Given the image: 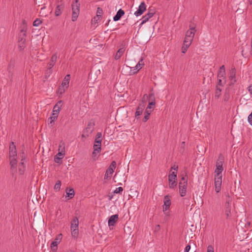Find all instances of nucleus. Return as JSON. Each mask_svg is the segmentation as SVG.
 Wrapping results in <instances>:
<instances>
[{"label": "nucleus", "instance_id": "f257e3e1", "mask_svg": "<svg viewBox=\"0 0 252 252\" xmlns=\"http://www.w3.org/2000/svg\"><path fill=\"white\" fill-rule=\"evenodd\" d=\"M224 162V157L222 154H220L219 158L216 162V169L215 170V190L218 193L221 189L222 183V175L221 173L223 170L222 167Z\"/></svg>", "mask_w": 252, "mask_h": 252}, {"label": "nucleus", "instance_id": "f03ea898", "mask_svg": "<svg viewBox=\"0 0 252 252\" xmlns=\"http://www.w3.org/2000/svg\"><path fill=\"white\" fill-rule=\"evenodd\" d=\"M231 201L232 198L229 193H227L226 194V202L224 206V214L227 220L230 219L231 217Z\"/></svg>", "mask_w": 252, "mask_h": 252}, {"label": "nucleus", "instance_id": "7ed1b4c3", "mask_svg": "<svg viewBox=\"0 0 252 252\" xmlns=\"http://www.w3.org/2000/svg\"><path fill=\"white\" fill-rule=\"evenodd\" d=\"M79 220L77 217H74L70 222V230L72 236L76 238L78 235Z\"/></svg>", "mask_w": 252, "mask_h": 252}, {"label": "nucleus", "instance_id": "20e7f679", "mask_svg": "<svg viewBox=\"0 0 252 252\" xmlns=\"http://www.w3.org/2000/svg\"><path fill=\"white\" fill-rule=\"evenodd\" d=\"M72 21H76L80 12V3L79 0H75V2L72 4Z\"/></svg>", "mask_w": 252, "mask_h": 252}, {"label": "nucleus", "instance_id": "39448f33", "mask_svg": "<svg viewBox=\"0 0 252 252\" xmlns=\"http://www.w3.org/2000/svg\"><path fill=\"white\" fill-rule=\"evenodd\" d=\"M182 181L179 182V192L181 196H184L186 195L187 191V186L188 185L187 179L185 176H182Z\"/></svg>", "mask_w": 252, "mask_h": 252}, {"label": "nucleus", "instance_id": "423d86ee", "mask_svg": "<svg viewBox=\"0 0 252 252\" xmlns=\"http://www.w3.org/2000/svg\"><path fill=\"white\" fill-rule=\"evenodd\" d=\"M177 173L174 171L168 175L169 187L171 189L174 188L177 186Z\"/></svg>", "mask_w": 252, "mask_h": 252}, {"label": "nucleus", "instance_id": "0eeeda50", "mask_svg": "<svg viewBox=\"0 0 252 252\" xmlns=\"http://www.w3.org/2000/svg\"><path fill=\"white\" fill-rule=\"evenodd\" d=\"M64 7V4L63 0L58 1L55 11V15L56 16H60L62 13Z\"/></svg>", "mask_w": 252, "mask_h": 252}, {"label": "nucleus", "instance_id": "6e6552de", "mask_svg": "<svg viewBox=\"0 0 252 252\" xmlns=\"http://www.w3.org/2000/svg\"><path fill=\"white\" fill-rule=\"evenodd\" d=\"M22 155L21 156V161L19 165V174L22 175L24 174L25 169V163L26 162V157L25 156L24 153L23 152L22 153Z\"/></svg>", "mask_w": 252, "mask_h": 252}, {"label": "nucleus", "instance_id": "1a4fd4ad", "mask_svg": "<svg viewBox=\"0 0 252 252\" xmlns=\"http://www.w3.org/2000/svg\"><path fill=\"white\" fill-rule=\"evenodd\" d=\"M163 203V211L165 212L169 209L171 205L170 196L169 195H166L164 196Z\"/></svg>", "mask_w": 252, "mask_h": 252}, {"label": "nucleus", "instance_id": "9d476101", "mask_svg": "<svg viewBox=\"0 0 252 252\" xmlns=\"http://www.w3.org/2000/svg\"><path fill=\"white\" fill-rule=\"evenodd\" d=\"M94 122H90L86 128V129L84 131V134H85L86 136H88L90 134H91L94 129Z\"/></svg>", "mask_w": 252, "mask_h": 252}, {"label": "nucleus", "instance_id": "9b49d317", "mask_svg": "<svg viewBox=\"0 0 252 252\" xmlns=\"http://www.w3.org/2000/svg\"><path fill=\"white\" fill-rule=\"evenodd\" d=\"M9 157H17L16 147L13 142L9 145Z\"/></svg>", "mask_w": 252, "mask_h": 252}, {"label": "nucleus", "instance_id": "f8f14e48", "mask_svg": "<svg viewBox=\"0 0 252 252\" xmlns=\"http://www.w3.org/2000/svg\"><path fill=\"white\" fill-rule=\"evenodd\" d=\"M146 10V5L144 2H142L139 5L138 10L134 12L136 16L141 15Z\"/></svg>", "mask_w": 252, "mask_h": 252}, {"label": "nucleus", "instance_id": "ddd939ff", "mask_svg": "<svg viewBox=\"0 0 252 252\" xmlns=\"http://www.w3.org/2000/svg\"><path fill=\"white\" fill-rule=\"evenodd\" d=\"M229 78L230 80V85H233L236 82V70L235 68H232L230 70L229 74Z\"/></svg>", "mask_w": 252, "mask_h": 252}, {"label": "nucleus", "instance_id": "4468645a", "mask_svg": "<svg viewBox=\"0 0 252 252\" xmlns=\"http://www.w3.org/2000/svg\"><path fill=\"white\" fill-rule=\"evenodd\" d=\"M10 160V168L12 172H15L17 171V160L16 157H9Z\"/></svg>", "mask_w": 252, "mask_h": 252}, {"label": "nucleus", "instance_id": "2eb2a0df", "mask_svg": "<svg viewBox=\"0 0 252 252\" xmlns=\"http://www.w3.org/2000/svg\"><path fill=\"white\" fill-rule=\"evenodd\" d=\"M145 106L144 103H140L139 104L135 113V117L136 119H138L139 116L141 115L144 109H145Z\"/></svg>", "mask_w": 252, "mask_h": 252}, {"label": "nucleus", "instance_id": "dca6fc26", "mask_svg": "<svg viewBox=\"0 0 252 252\" xmlns=\"http://www.w3.org/2000/svg\"><path fill=\"white\" fill-rule=\"evenodd\" d=\"M63 102L60 100L54 106L53 109L52 113L55 114V115H59V112L61 111V107L62 106Z\"/></svg>", "mask_w": 252, "mask_h": 252}, {"label": "nucleus", "instance_id": "f3484780", "mask_svg": "<svg viewBox=\"0 0 252 252\" xmlns=\"http://www.w3.org/2000/svg\"><path fill=\"white\" fill-rule=\"evenodd\" d=\"M118 215L115 214L111 216L108 220V225L109 226H114L118 220Z\"/></svg>", "mask_w": 252, "mask_h": 252}, {"label": "nucleus", "instance_id": "a211bd4d", "mask_svg": "<svg viewBox=\"0 0 252 252\" xmlns=\"http://www.w3.org/2000/svg\"><path fill=\"white\" fill-rule=\"evenodd\" d=\"M116 167V162L115 161H113L108 169L106 170L105 176L108 175L109 174L110 175H112L113 173L114 172V170L115 169Z\"/></svg>", "mask_w": 252, "mask_h": 252}, {"label": "nucleus", "instance_id": "6ab92c4d", "mask_svg": "<svg viewBox=\"0 0 252 252\" xmlns=\"http://www.w3.org/2000/svg\"><path fill=\"white\" fill-rule=\"evenodd\" d=\"M155 12H150V10L148 11V12L147 14H146L145 15L143 16L142 20V21L141 23V25L144 24L146 22H147L150 18L152 17L153 15H154Z\"/></svg>", "mask_w": 252, "mask_h": 252}, {"label": "nucleus", "instance_id": "aec40b11", "mask_svg": "<svg viewBox=\"0 0 252 252\" xmlns=\"http://www.w3.org/2000/svg\"><path fill=\"white\" fill-rule=\"evenodd\" d=\"M57 59V55L56 54H54L51 58L50 62L48 63V69L51 71V69L55 64Z\"/></svg>", "mask_w": 252, "mask_h": 252}, {"label": "nucleus", "instance_id": "412c9836", "mask_svg": "<svg viewBox=\"0 0 252 252\" xmlns=\"http://www.w3.org/2000/svg\"><path fill=\"white\" fill-rule=\"evenodd\" d=\"M225 69L224 65H222L220 68L218 74V78H222L223 79H225Z\"/></svg>", "mask_w": 252, "mask_h": 252}, {"label": "nucleus", "instance_id": "4be33fe9", "mask_svg": "<svg viewBox=\"0 0 252 252\" xmlns=\"http://www.w3.org/2000/svg\"><path fill=\"white\" fill-rule=\"evenodd\" d=\"M196 32L194 27L189 26V29L186 32V36L189 37L190 38H193L194 36L195 32Z\"/></svg>", "mask_w": 252, "mask_h": 252}, {"label": "nucleus", "instance_id": "5701e85b", "mask_svg": "<svg viewBox=\"0 0 252 252\" xmlns=\"http://www.w3.org/2000/svg\"><path fill=\"white\" fill-rule=\"evenodd\" d=\"M125 14V12L122 9H119L117 12L116 15L113 17L114 21H117L120 20L121 17Z\"/></svg>", "mask_w": 252, "mask_h": 252}, {"label": "nucleus", "instance_id": "b1692460", "mask_svg": "<svg viewBox=\"0 0 252 252\" xmlns=\"http://www.w3.org/2000/svg\"><path fill=\"white\" fill-rule=\"evenodd\" d=\"M64 155V151H62L61 152H59L58 153V154L55 157V161L57 163H59L60 160L63 158Z\"/></svg>", "mask_w": 252, "mask_h": 252}, {"label": "nucleus", "instance_id": "393cba45", "mask_svg": "<svg viewBox=\"0 0 252 252\" xmlns=\"http://www.w3.org/2000/svg\"><path fill=\"white\" fill-rule=\"evenodd\" d=\"M125 51V49L124 47L121 48L118 50V51L117 52L115 56V59L117 60L119 59L121 56L123 55Z\"/></svg>", "mask_w": 252, "mask_h": 252}, {"label": "nucleus", "instance_id": "a878e982", "mask_svg": "<svg viewBox=\"0 0 252 252\" xmlns=\"http://www.w3.org/2000/svg\"><path fill=\"white\" fill-rule=\"evenodd\" d=\"M70 78V76L69 74H67L65 76L62 84L63 87H65L66 88H67L69 83Z\"/></svg>", "mask_w": 252, "mask_h": 252}, {"label": "nucleus", "instance_id": "bb28decb", "mask_svg": "<svg viewBox=\"0 0 252 252\" xmlns=\"http://www.w3.org/2000/svg\"><path fill=\"white\" fill-rule=\"evenodd\" d=\"M149 100H151V101L149 102L148 105L154 107L156 104V102L155 95L154 94L151 93L149 94Z\"/></svg>", "mask_w": 252, "mask_h": 252}, {"label": "nucleus", "instance_id": "cd10ccee", "mask_svg": "<svg viewBox=\"0 0 252 252\" xmlns=\"http://www.w3.org/2000/svg\"><path fill=\"white\" fill-rule=\"evenodd\" d=\"M221 89L218 86V85L216 86V90L215 93V98L216 99H218L221 95Z\"/></svg>", "mask_w": 252, "mask_h": 252}, {"label": "nucleus", "instance_id": "c85d7f7f", "mask_svg": "<svg viewBox=\"0 0 252 252\" xmlns=\"http://www.w3.org/2000/svg\"><path fill=\"white\" fill-rule=\"evenodd\" d=\"M58 117V115H55V114L52 113V115L48 119L49 124L53 125L54 123V122L57 119Z\"/></svg>", "mask_w": 252, "mask_h": 252}, {"label": "nucleus", "instance_id": "c756f323", "mask_svg": "<svg viewBox=\"0 0 252 252\" xmlns=\"http://www.w3.org/2000/svg\"><path fill=\"white\" fill-rule=\"evenodd\" d=\"M144 66V64L137 63L136 65L133 67L132 71L133 73H136L140 69H141Z\"/></svg>", "mask_w": 252, "mask_h": 252}, {"label": "nucleus", "instance_id": "7c9ffc66", "mask_svg": "<svg viewBox=\"0 0 252 252\" xmlns=\"http://www.w3.org/2000/svg\"><path fill=\"white\" fill-rule=\"evenodd\" d=\"M95 143H101L102 134L101 132H97L94 141Z\"/></svg>", "mask_w": 252, "mask_h": 252}, {"label": "nucleus", "instance_id": "2f4dec72", "mask_svg": "<svg viewBox=\"0 0 252 252\" xmlns=\"http://www.w3.org/2000/svg\"><path fill=\"white\" fill-rule=\"evenodd\" d=\"M74 196V191L73 189H70L68 191L66 190V196L70 199L72 198Z\"/></svg>", "mask_w": 252, "mask_h": 252}, {"label": "nucleus", "instance_id": "473e14b6", "mask_svg": "<svg viewBox=\"0 0 252 252\" xmlns=\"http://www.w3.org/2000/svg\"><path fill=\"white\" fill-rule=\"evenodd\" d=\"M101 143H98V144H94V150L97 151V153H99L101 151Z\"/></svg>", "mask_w": 252, "mask_h": 252}, {"label": "nucleus", "instance_id": "72a5a7b5", "mask_svg": "<svg viewBox=\"0 0 252 252\" xmlns=\"http://www.w3.org/2000/svg\"><path fill=\"white\" fill-rule=\"evenodd\" d=\"M58 245V244H57L56 242H55L54 241L52 242V243L51 244L50 247H51V250L53 252H56L57 249H58V247H57Z\"/></svg>", "mask_w": 252, "mask_h": 252}, {"label": "nucleus", "instance_id": "f704fd0d", "mask_svg": "<svg viewBox=\"0 0 252 252\" xmlns=\"http://www.w3.org/2000/svg\"><path fill=\"white\" fill-rule=\"evenodd\" d=\"M25 39H21V41H19V48L20 50H22L24 49L25 46Z\"/></svg>", "mask_w": 252, "mask_h": 252}, {"label": "nucleus", "instance_id": "c9c22d12", "mask_svg": "<svg viewBox=\"0 0 252 252\" xmlns=\"http://www.w3.org/2000/svg\"><path fill=\"white\" fill-rule=\"evenodd\" d=\"M230 98V94L228 92H225L223 95V99L225 102H227Z\"/></svg>", "mask_w": 252, "mask_h": 252}, {"label": "nucleus", "instance_id": "e433bc0d", "mask_svg": "<svg viewBox=\"0 0 252 252\" xmlns=\"http://www.w3.org/2000/svg\"><path fill=\"white\" fill-rule=\"evenodd\" d=\"M225 83V81L224 79L222 78H218V83L217 85H218L220 87V86H223Z\"/></svg>", "mask_w": 252, "mask_h": 252}, {"label": "nucleus", "instance_id": "4c0bfd02", "mask_svg": "<svg viewBox=\"0 0 252 252\" xmlns=\"http://www.w3.org/2000/svg\"><path fill=\"white\" fill-rule=\"evenodd\" d=\"M62 239V234H60L57 236L55 240L54 241L59 244L60 243V242L61 241Z\"/></svg>", "mask_w": 252, "mask_h": 252}, {"label": "nucleus", "instance_id": "58836bf2", "mask_svg": "<svg viewBox=\"0 0 252 252\" xmlns=\"http://www.w3.org/2000/svg\"><path fill=\"white\" fill-rule=\"evenodd\" d=\"M150 114L151 113L149 112L148 110L147 111H145V116L143 119V122H145L149 119Z\"/></svg>", "mask_w": 252, "mask_h": 252}, {"label": "nucleus", "instance_id": "ea45409f", "mask_svg": "<svg viewBox=\"0 0 252 252\" xmlns=\"http://www.w3.org/2000/svg\"><path fill=\"white\" fill-rule=\"evenodd\" d=\"M148 98H149V95H148L147 94H144L143 96V97L142 98V100H141V103H144L145 104V106L146 104V100Z\"/></svg>", "mask_w": 252, "mask_h": 252}, {"label": "nucleus", "instance_id": "a19ab883", "mask_svg": "<svg viewBox=\"0 0 252 252\" xmlns=\"http://www.w3.org/2000/svg\"><path fill=\"white\" fill-rule=\"evenodd\" d=\"M42 23V21L39 19L37 18L35 19L33 23V26L34 27H37L39 26V25Z\"/></svg>", "mask_w": 252, "mask_h": 252}, {"label": "nucleus", "instance_id": "79ce46f5", "mask_svg": "<svg viewBox=\"0 0 252 252\" xmlns=\"http://www.w3.org/2000/svg\"><path fill=\"white\" fill-rule=\"evenodd\" d=\"M103 14V10L102 8L98 7L96 11V16L101 17L102 14Z\"/></svg>", "mask_w": 252, "mask_h": 252}, {"label": "nucleus", "instance_id": "37998d69", "mask_svg": "<svg viewBox=\"0 0 252 252\" xmlns=\"http://www.w3.org/2000/svg\"><path fill=\"white\" fill-rule=\"evenodd\" d=\"M61 186V182L58 180L54 186V189L58 190H60Z\"/></svg>", "mask_w": 252, "mask_h": 252}, {"label": "nucleus", "instance_id": "c03bdc74", "mask_svg": "<svg viewBox=\"0 0 252 252\" xmlns=\"http://www.w3.org/2000/svg\"><path fill=\"white\" fill-rule=\"evenodd\" d=\"M123 190V189L122 187H119L113 191L114 193H119L122 192Z\"/></svg>", "mask_w": 252, "mask_h": 252}, {"label": "nucleus", "instance_id": "a18cd8bd", "mask_svg": "<svg viewBox=\"0 0 252 252\" xmlns=\"http://www.w3.org/2000/svg\"><path fill=\"white\" fill-rule=\"evenodd\" d=\"M100 17L96 16L93 18V19H92V23H98V21L100 20Z\"/></svg>", "mask_w": 252, "mask_h": 252}, {"label": "nucleus", "instance_id": "49530a36", "mask_svg": "<svg viewBox=\"0 0 252 252\" xmlns=\"http://www.w3.org/2000/svg\"><path fill=\"white\" fill-rule=\"evenodd\" d=\"M191 42L190 41H184L183 45L185 46L186 48H189Z\"/></svg>", "mask_w": 252, "mask_h": 252}, {"label": "nucleus", "instance_id": "de8ad7c7", "mask_svg": "<svg viewBox=\"0 0 252 252\" xmlns=\"http://www.w3.org/2000/svg\"><path fill=\"white\" fill-rule=\"evenodd\" d=\"M207 252H214V248L212 246L209 245L207 247Z\"/></svg>", "mask_w": 252, "mask_h": 252}, {"label": "nucleus", "instance_id": "09e8293b", "mask_svg": "<svg viewBox=\"0 0 252 252\" xmlns=\"http://www.w3.org/2000/svg\"><path fill=\"white\" fill-rule=\"evenodd\" d=\"M248 121L250 124L252 126V112L248 117Z\"/></svg>", "mask_w": 252, "mask_h": 252}, {"label": "nucleus", "instance_id": "8fccbe9b", "mask_svg": "<svg viewBox=\"0 0 252 252\" xmlns=\"http://www.w3.org/2000/svg\"><path fill=\"white\" fill-rule=\"evenodd\" d=\"M154 107H152L150 105H148L145 111H147V110H148L149 112L151 113V112L154 110Z\"/></svg>", "mask_w": 252, "mask_h": 252}, {"label": "nucleus", "instance_id": "3c124183", "mask_svg": "<svg viewBox=\"0 0 252 252\" xmlns=\"http://www.w3.org/2000/svg\"><path fill=\"white\" fill-rule=\"evenodd\" d=\"M185 146H186L185 142H182L181 144V146H180L181 150H182V152L184 151L185 149Z\"/></svg>", "mask_w": 252, "mask_h": 252}, {"label": "nucleus", "instance_id": "603ef678", "mask_svg": "<svg viewBox=\"0 0 252 252\" xmlns=\"http://www.w3.org/2000/svg\"><path fill=\"white\" fill-rule=\"evenodd\" d=\"M188 49V48H186L185 46L183 45L182 48V52L184 54L185 53L187 52Z\"/></svg>", "mask_w": 252, "mask_h": 252}, {"label": "nucleus", "instance_id": "864d4df0", "mask_svg": "<svg viewBox=\"0 0 252 252\" xmlns=\"http://www.w3.org/2000/svg\"><path fill=\"white\" fill-rule=\"evenodd\" d=\"M178 166L177 165H176L175 164H174L173 166H172L171 167V170L173 169V170L176 171L175 172H176V173L178 171Z\"/></svg>", "mask_w": 252, "mask_h": 252}, {"label": "nucleus", "instance_id": "5fc2aeb1", "mask_svg": "<svg viewBox=\"0 0 252 252\" xmlns=\"http://www.w3.org/2000/svg\"><path fill=\"white\" fill-rule=\"evenodd\" d=\"M190 246L189 245H188L185 249L184 252H189V251L190 250Z\"/></svg>", "mask_w": 252, "mask_h": 252}, {"label": "nucleus", "instance_id": "6e6d98bb", "mask_svg": "<svg viewBox=\"0 0 252 252\" xmlns=\"http://www.w3.org/2000/svg\"><path fill=\"white\" fill-rule=\"evenodd\" d=\"M193 38H190L189 37L185 36L184 41H190V42H192L193 40Z\"/></svg>", "mask_w": 252, "mask_h": 252}, {"label": "nucleus", "instance_id": "4d7b16f0", "mask_svg": "<svg viewBox=\"0 0 252 252\" xmlns=\"http://www.w3.org/2000/svg\"><path fill=\"white\" fill-rule=\"evenodd\" d=\"M99 153H97V151H95L94 150L93 152V158H94V157H95L96 156V155L98 154Z\"/></svg>", "mask_w": 252, "mask_h": 252}, {"label": "nucleus", "instance_id": "13d9d810", "mask_svg": "<svg viewBox=\"0 0 252 252\" xmlns=\"http://www.w3.org/2000/svg\"><path fill=\"white\" fill-rule=\"evenodd\" d=\"M248 91L251 94H252V85H250L248 87Z\"/></svg>", "mask_w": 252, "mask_h": 252}, {"label": "nucleus", "instance_id": "bf43d9fd", "mask_svg": "<svg viewBox=\"0 0 252 252\" xmlns=\"http://www.w3.org/2000/svg\"><path fill=\"white\" fill-rule=\"evenodd\" d=\"M21 32H23V35H26V30L24 29V28L21 30Z\"/></svg>", "mask_w": 252, "mask_h": 252}, {"label": "nucleus", "instance_id": "052dcab7", "mask_svg": "<svg viewBox=\"0 0 252 252\" xmlns=\"http://www.w3.org/2000/svg\"><path fill=\"white\" fill-rule=\"evenodd\" d=\"M138 63H140V64H144V63H143V59H141L139 61V62Z\"/></svg>", "mask_w": 252, "mask_h": 252}, {"label": "nucleus", "instance_id": "680f3d73", "mask_svg": "<svg viewBox=\"0 0 252 252\" xmlns=\"http://www.w3.org/2000/svg\"><path fill=\"white\" fill-rule=\"evenodd\" d=\"M113 195H108L109 200H111L113 198Z\"/></svg>", "mask_w": 252, "mask_h": 252}, {"label": "nucleus", "instance_id": "e2e57ef3", "mask_svg": "<svg viewBox=\"0 0 252 252\" xmlns=\"http://www.w3.org/2000/svg\"><path fill=\"white\" fill-rule=\"evenodd\" d=\"M159 229V225H157L156 227V230H158Z\"/></svg>", "mask_w": 252, "mask_h": 252}, {"label": "nucleus", "instance_id": "0e129e2a", "mask_svg": "<svg viewBox=\"0 0 252 252\" xmlns=\"http://www.w3.org/2000/svg\"><path fill=\"white\" fill-rule=\"evenodd\" d=\"M251 54L252 56V40L251 43Z\"/></svg>", "mask_w": 252, "mask_h": 252}, {"label": "nucleus", "instance_id": "69168bd1", "mask_svg": "<svg viewBox=\"0 0 252 252\" xmlns=\"http://www.w3.org/2000/svg\"><path fill=\"white\" fill-rule=\"evenodd\" d=\"M249 2L250 4H252V0H249Z\"/></svg>", "mask_w": 252, "mask_h": 252}, {"label": "nucleus", "instance_id": "338daca9", "mask_svg": "<svg viewBox=\"0 0 252 252\" xmlns=\"http://www.w3.org/2000/svg\"><path fill=\"white\" fill-rule=\"evenodd\" d=\"M10 67L11 66H9L8 67V70H9V71L10 72Z\"/></svg>", "mask_w": 252, "mask_h": 252}, {"label": "nucleus", "instance_id": "774afa93", "mask_svg": "<svg viewBox=\"0 0 252 252\" xmlns=\"http://www.w3.org/2000/svg\"><path fill=\"white\" fill-rule=\"evenodd\" d=\"M150 10V12H155L154 11H153L152 9H149L148 11Z\"/></svg>", "mask_w": 252, "mask_h": 252}]
</instances>
